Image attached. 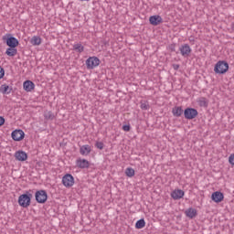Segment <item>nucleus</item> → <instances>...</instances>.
Segmentation results:
<instances>
[{"label": "nucleus", "mask_w": 234, "mask_h": 234, "mask_svg": "<svg viewBox=\"0 0 234 234\" xmlns=\"http://www.w3.org/2000/svg\"><path fill=\"white\" fill-rule=\"evenodd\" d=\"M73 50H75V52H79V54H81V52L85 50V47H83L81 43H75L73 45Z\"/></svg>", "instance_id": "nucleus-19"}, {"label": "nucleus", "mask_w": 234, "mask_h": 234, "mask_svg": "<svg viewBox=\"0 0 234 234\" xmlns=\"http://www.w3.org/2000/svg\"><path fill=\"white\" fill-rule=\"evenodd\" d=\"M231 28L232 30H234V23L231 25Z\"/></svg>", "instance_id": "nucleus-34"}, {"label": "nucleus", "mask_w": 234, "mask_h": 234, "mask_svg": "<svg viewBox=\"0 0 234 234\" xmlns=\"http://www.w3.org/2000/svg\"><path fill=\"white\" fill-rule=\"evenodd\" d=\"M23 89L26 92H32L36 89V84L32 82V80H26L23 83Z\"/></svg>", "instance_id": "nucleus-11"}, {"label": "nucleus", "mask_w": 234, "mask_h": 234, "mask_svg": "<svg viewBox=\"0 0 234 234\" xmlns=\"http://www.w3.org/2000/svg\"><path fill=\"white\" fill-rule=\"evenodd\" d=\"M172 50L175 51V48H172Z\"/></svg>", "instance_id": "nucleus-35"}, {"label": "nucleus", "mask_w": 234, "mask_h": 234, "mask_svg": "<svg viewBox=\"0 0 234 234\" xmlns=\"http://www.w3.org/2000/svg\"><path fill=\"white\" fill-rule=\"evenodd\" d=\"M229 69V64L226 61H218L215 65L214 72L216 74H226L227 70Z\"/></svg>", "instance_id": "nucleus-1"}, {"label": "nucleus", "mask_w": 234, "mask_h": 234, "mask_svg": "<svg viewBox=\"0 0 234 234\" xmlns=\"http://www.w3.org/2000/svg\"><path fill=\"white\" fill-rule=\"evenodd\" d=\"M136 229H143V228H145V219L142 218L137 220L135 223Z\"/></svg>", "instance_id": "nucleus-23"}, {"label": "nucleus", "mask_w": 234, "mask_h": 234, "mask_svg": "<svg viewBox=\"0 0 234 234\" xmlns=\"http://www.w3.org/2000/svg\"><path fill=\"white\" fill-rule=\"evenodd\" d=\"M44 118L45 120H54V118H56V116L54 115V113L52 112H44Z\"/></svg>", "instance_id": "nucleus-25"}, {"label": "nucleus", "mask_w": 234, "mask_h": 234, "mask_svg": "<svg viewBox=\"0 0 234 234\" xmlns=\"http://www.w3.org/2000/svg\"><path fill=\"white\" fill-rule=\"evenodd\" d=\"M229 164H231V165H234V154H231L229 157Z\"/></svg>", "instance_id": "nucleus-31"}, {"label": "nucleus", "mask_w": 234, "mask_h": 234, "mask_svg": "<svg viewBox=\"0 0 234 234\" xmlns=\"http://www.w3.org/2000/svg\"><path fill=\"white\" fill-rule=\"evenodd\" d=\"M6 56L14 58L17 54V48H8L5 51Z\"/></svg>", "instance_id": "nucleus-21"}, {"label": "nucleus", "mask_w": 234, "mask_h": 234, "mask_svg": "<svg viewBox=\"0 0 234 234\" xmlns=\"http://www.w3.org/2000/svg\"><path fill=\"white\" fill-rule=\"evenodd\" d=\"M11 136L15 142H21L25 138V132L23 130H15L12 132Z\"/></svg>", "instance_id": "nucleus-8"}, {"label": "nucleus", "mask_w": 234, "mask_h": 234, "mask_svg": "<svg viewBox=\"0 0 234 234\" xmlns=\"http://www.w3.org/2000/svg\"><path fill=\"white\" fill-rule=\"evenodd\" d=\"M175 70H178L180 69V66L178 64H174Z\"/></svg>", "instance_id": "nucleus-33"}, {"label": "nucleus", "mask_w": 234, "mask_h": 234, "mask_svg": "<svg viewBox=\"0 0 234 234\" xmlns=\"http://www.w3.org/2000/svg\"><path fill=\"white\" fill-rule=\"evenodd\" d=\"M184 195H186V193L182 189H175L171 193V197L174 200H180V198H184Z\"/></svg>", "instance_id": "nucleus-10"}, {"label": "nucleus", "mask_w": 234, "mask_h": 234, "mask_svg": "<svg viewBox=\"0 0 234 234\" xmlns=\"http://www.w3.org/2000/svg\"><path fill=\"white\" fill-rule=\"evenodd\" d=\"M95 147H97V149H103V143L101 142H97L95 144Z\"/></svg>", "instance_id": "nucleus-30"}, {"label": "nucleus", "mask_w": 234, "mask_h": 234, "mask_svg": "<svg viewBox=\"0 0 234 234\" xmlns=\"http://www.w3.org/2000/svg\"><path fill=\"white\" fill-rule=\"evenodd\" d=\"M91 151H92V148L89 144H84L80 147V154H82V156H89Z\"/></svg>", "instance_id": "nucleus-14"}, {"label": "nucleus", "mask_w": 234, "mask_h": 234, "mask_svg": "<svg viewBox=\"0 0 234 234\" xmlns=\"http://www.w3.org/2000/svg\"><path fill=\"white\" fill-rule=\"evenodd\" d=\"M30 196L27 194H22L18 197V204L19 206H21V207H28V206H30Z\"/></svg>", "instance_id": "nucleus-4"}, {"label": "nucleus", "mask_w": 234, "mask_h": 234, "mask_svg": "<svg viewBox=\"0 0 234 234\" xmlns=\"http://www.w3.org/2000/svg\"><path fill=\"white\" fill-rule=\"evenodd\" d=\"M184 114L186 120H194V118H197V116H198V111L194 108H186L184 112Z\"/></svg>", "instance_id": "nucleus-5"}, {"label": "nucleus", "mask_w": 234, "mask_h": 234, "mask_svg": "<svg viewBox=\"0 0 234 234\" xmlns=\"http://www.w3.org/2000/svg\"><path fill=\"white\" fill-rule=\"evenodd\" d=\"M77 167H80V169H87L89 168V162L86 159L79 158L76 161Z\"/></svg>", "instance_id": "nucleus-15"}, {"label": "nucleus", "mask_w": 234, "mask_h": 234, "mask_svg": "<svg viewBox=\"0 0 234 234\" xmlns=\"http://www.w3.org/2000/svg\"><path fill=\"white\" fill-rule=\"evenodd\" d=\"M182 112H184V111L182 110V107H175L173 110H172V114L174 116H176L177 118L182 116Z\"/></svg>", "instance_id": "nucleus-22"}, {"label": "nucleus", "mask_w": 234, "mask_h": 234, "mask_svg": "<svg viewBox=\"0 0 234 234\" xmlns=\"http://www.w3.org/2000/svg\"><path fill=\"white\" fill-rule=\"evenodd\" d=\"M6 45H7V47H9L11 48H16V47H17L19 45V40H17V38H16V37H9L6 39Z\"/></svg>", "instance_id": "nucleus-13"}, {"label": "nucleus", "mask_w": 234, "mask_h": 234, "mask_svg": "<svg viewBox=\"0 0 234 234\" xmlns=\"http://www.w3.org/2000/svg\"><path fill=\"white\" fill-rule=\"evenodd\" d=\"M35 197L37 202H38V204H45V202H47L48 198V195L45 190H38L36 192Z\"/></svg>", "instance_id": "nucleus-3"}, {"label": "nucleus", "mask_w": 234, "mask_h": 234, "mask_svg": "<svg viewBox=\"0 0 234 234\" xmlns=\"http://www.w3.org/2000/svg\"><path fill=\"white\" fill-rule=\"evenodd\" d=\"M141 109L143 111H149V102L145 101H141Z\"/></svg>", "instance_id": "nucleus-27"}, {"label": "nucleus", "mask_w": 234, "mask_h": 234, "mask_svg": "<svg viewBox=\"0 0 234 234\" xmlns=\"http://www.w3.org/2000/svg\"><path fill=\"white\" fill-rule=\"evenodd\" d=\"M185 215H186L188 218H195V217H197V209L189 207L186 210Z\"/></svg>", "instance_id": "nucleus-17"}, {"label": "nucleus", "mask_w": 234, "mask_h": 234, "mask_svg": "<svg viewBox=\"0 0 234 234\" xmlns=\"http://www.w3.org/2000/svg\"><path fill=\"white\" fill-rule=\"evenodd\" d=\"M1 125H5V118L0 117V127Z\"/></svg>", "instance_id": "nucleus-32"}, {"label": "nucleus", "mask_w": 234, "mask_h": 234, "mask_svg": "<svg viewBox=\"0 0 234 234\" xmlns=\"http://www.w3.org/2000/svg\"><path fill=\"white\" fill-rule=\"evenodd\" d=\"M100 66V58L98 57H90L86 60V67L89 70H92V69H96V67Z\"/></svg>", "instance_id": "nucleus-2"}, {"label": "nucleus", "mask_w": 234, "mask_h": 234, "mask_svg": "<svg viewBox=\"0 0 234 234\" xmlns=\"http://www.w3.org/2000/svg\"><path fill=\"white\" fill-rule=\"evenodd\" d=\"M41 42H42V39L38 36H34L30 39V43L31 45H33V47H39V45H41Z\"/></svg>", "instance_id": "nucleus-18"}, {"label": "nucleus", "mask_w": 234, "mask_h": 234, "mask_svg": "<svg viewBox=\"0 0 234 234\" xmlns=\"http://www.w3.org/2000/svg\"><path fill=\"white\" fill-rule=\"evenodd\" d=\"M211 199L218 204L219 202H222V200H224V194L222 192L216 191L212 193Z\"/></svg>", "instance_id": "nucleus-12"}, {"label": "nucleus", "mask_w": 234, "mask_h": 234, "mask_svg": "<svg viewBox=\"0 0 234 234\" xmlns=\"http://www.w3.org/2000/svg\"><path fill=\"white\" fill-rule=\"evenodd\" d=\"M62 184L64 187H72V186H74V176L70 174H66L62 177Z\"/></svg>", "instance_id": "nucleus-6"}, {"label": "nucleus", "mask_w": 234, "mask_h": 234, "mask_svg": "<svg viewBox=\"0 0 234 234\" xmlns=\"http://www.w3.org/2000/svg\"><path fill=\"white\" fill-rule=\"evenodd\" d=\"M122 131H125V133H129V131H131V125H129V124L123 125Z\"/></svg>", "instance_id": "nucleus-28"}, {"label": "nucleus", "mask_w": 234, "mask_h": 234, "mask_svg": "<svg viewBox=\"0 0 234 234\" xmlns=\"http://www.w3.org/2000/svg\"><path fill=\"white\" fill-rule=\"evenodd\" d=\"M197 103L200 107H207V99L201 97L197 100Z\"/></svg>", "instance_id": "nucleus-24"}, {"label": "nucleus", "mask_w": 234, "mask_h": 234, "mask_svg": "<svg viewBox=\"0 0 234 234\" xmlns=\"http://www.w3.org/2000/svg\"><path fill=\"white\" fill-rule=\"evenodd\" d=\"M15 158L17 162H27L28 160V154L25 151L18 150L15 153Z\"/></svg>", "instance_id": "nucleus-7"}, {"label": "nucleus", "mask_w": 234, "mask_h": 234, "mask_svg": "<svg viewBox=\"0 0 234 234\" xmlns=\"http://www.w3.org/2000/svg\"><path fill=\"white\" fill-rule=\"evenodd\" d=\"M0 92H2V94H10V92H12V88L6 84H4L0 87Z\"/></svg>", "instance_id": "nucleus-20"}, {"label": "nucleus", "mask_w": 234, "mask_h": 234, "mask_svg": "<svg viewBox=\"0 0 234 234\" xmlns=\"http://www.w3.org/2000/svg\"><path fill=\"white\" fill-rule=\"evenodd\" d=\"M179 51L184 58H187L191 54V47L189 44H184L179 48Z\"/></svg>", "instance_id": "nucleus-9"}, {"label": "nucleus", "mask_w": 234, "mask_h": 234, "mask_svg": "<svg viewBox=\"0 0 234 234\" xmlns=\"http://www.w3.org/2000/svg\"><path fill=\"white\" fill-rule=\"evenodd\" d=\"M125 175L126 176H128L129 178H133V176H134V169L128 167L125 170Z\"/></svg>", "instance_id": "nucleus-26"}, {"label": "nucleus", "mask_w": 234, "mask_h": 234, "mask_svg": "<svg viewBox=\"0 0 234 234\" xmlns=\"http://www.w3.org/2000/svg\"><path fill=\"white\" fill-rule=\"evenodd\" d=\"M5 78V69L0 66V80H3Z\"/></svg>", "instance_id": "nucleus-29"}, {"label": "nucleus", "mask_w": 234, "mask_h": 234, "mask_svg": "<svg viewBox=\"0 0 234 234\" xmlns=\"http://www.w3.org/2000/svg\"><path fill=\"white\" fill-rule=\"evenodd\" d=\"M149 22L154 27H156V25H160V23H162V16H152L149 18Z\"/></svg>", "instance_id": "nucleus-16"}]
</instances>
